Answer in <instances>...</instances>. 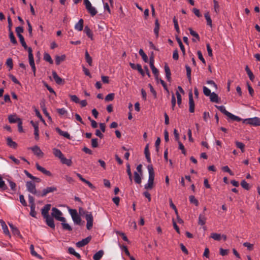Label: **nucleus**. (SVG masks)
Returning <instances> with one entry per match:
<instances>
[{"label":"nucleus","instance_id":"obj_58","mask_svg":"<svg viewBox=\"0 0 260 260\" xmlns=\"http://www.w3.org/2000/svg\"><path fill=\"white\" fill-rule=\"evenodd\" d=\"M214 10V11L217 14L219 12V5L218 2L216 0H213Z\"/></svg>","mask_w":260,"mask_h":260},{"label":"nucleus","instance_id":"obj_25","mask_svg":"<svg viewBox=\"0 0 260 260\" xmlns=\"http://www.w3.org/2000/svg\"><path fill=\"white\" fill-rule=\"evenodd\" d=\"M0 222L1 223V225H2V229L3 230L4 233L6 235L9 236L10 237V233L9 232V229H8L7 225L6 224L5 222L4 221H3L2 220Z\"/></svg>","mask_w":260,"mask_h":260},{"label":"nucleus","instance_id":"obj_52","mask_svg":"<svg viewBox=\"0 0 260 260\" xmlns=\"http://www.w3.org/2000/svg\"><path fill=\"white\" fill-rule=\"evenodd\" d=\"M177 42H178V44L179 45V47L180 48V49H181V51L182 52L183 54L185 55V49L184 45H183V44H182V43L181 42V40L179 38H177Z\"/></svg>","mask_w":260,"mask_h":260},{"label":"nucleus","instance_id":"obj_45","mask_svg":"<svg viewBox=\"0 0 260 260\" xmlns=\"http://www.w3.org/2000/svg\"><path fill=\"white\" fill-rule=\"evenodd\" d=\"M9 38L12 43H13L14 45H16L17 44V40L12 31H9Z\"/></svg>","mask_w":260,"mask_h":260},{"label":"nucleus","instance_id":"obj_57","mask_svg":"<svg viewBox=\"0 0 260 260\" xmlns=\"http://www.w3.org/2000/svg\"><path fill=\"white\" fill-rule=\"evenodd\" d=\"M173 23L174 24V27H175V30H176V31L178 33H179L180 32V29H179V25H178V21H177V19L175 17H174L173 18Z\"/></svg>","mask_w":260,"mask_h":260},{"label":"nucleus","instance_id":"obj_49","mask_svg":"<svg viewBox=\"0 0 260 260\" xmlns=\"http://www.w3.org/2000/svg\"><path fill=\"white\" fill-rule=\"evenodd\" d=\"M44 59L49 62L50 64H52L53 63V61L51 58V56L47 53H45L44 55Z\"/></svg>","mask_w":260,"mask_h":260},{"label":"nucleus","instance_id":"obj_33","mask_svg":"<svg viewBox=\"0 0 260 260\" xmlns=\"http://www.w3.org/2000/svg\"><path fill=\"white\" fill-rule=\"evenodd\" d=\"M210 101L214 103H218L219 102V98L218 95L215 92H212L211 94L209 96Z\"/></svg>","mask_w":260,"mask_h":260},{"label":"nucleus","instance_id":"obj_42","mask_svg":"<svg viewBox=\"0 0 260 260\" xmlns=\"http://www.w3.org/2000/svg\"><path fill=\"white\" fill-rule=\"evenodd\" d=\"M210 238L216 241H220L221 239V235L216 233H212L210 235Z\"/></svg>","mask_w":260,"mask_h":260},{"label":"nucleus","instance_id":"obj_18","mask_svg":"<svg viewBox=\"0 0 260 260\" xmlns=\"http://www.w3.org/2000/svg\"><path fill=\"white\" fill-rule=\"evenodd\" d=\"M52 73L53 78L57 84H63L64 83L63 80L58 76L55 71H52Z\"/></svg>","mask_w":260,"mask_h":260},{"label":"nucleus","instance_id":"obj_1","mask_svg":"<svg viewBox=\"0 0 260 260\" xmlns=\"http://www.w3.org/2000/svg\"><path fill=\"white\" fill-rule=\"evenodd\" d=\"M79 214L81 215H85L86 220L87 221V229L90 230L93 226V217L91 212L84 211L82 208L79 209Z\"/></svg>","mask_w":260,"mask_h":260},{"label":"nucleus","instance_id":"obj_43","mask_svg":"<svg viewBox=\"0 0 260 260\" xmlns=\"http://www.w3.org/2000/svg\"><path fill=\"white\" fill-rule=\"evenodd\" d=\"M139 53L142 56V58L145 62H147L148 61V57L142 49H140L139 50Z\"/></svg>","mask_w":260,"mask_h":260},{"label":"nucleus","instance_id":"obj_28","mask_svg":"<svg viewBox=\"0 0 260 260\" xmlns=\"http://www.w3.org/2000/svg\"><path fill=\"white\" fill-rule=\"evenodd\" d=\"M165 71L166 73V76L167 80L170 81L171 80V71L169 67L167 64H166L165 66Z\"/></svg>","mask_w":260,"mask_h":260},{"label":"nucleus","instance_id":"obj_2","mask_svg":"<svg viewBox=\"0 0 260 260\" xmlns=\"http://www.w3.org/2000/svg\"><path fill=\"white\" fill-rule=\"evenodd\" d=\"M149 173V178L147 183L145 184L144 188L146 189H151L153 187V182L154 179V172L153 166L151 164L147 166Z\"/></svg>","mask_w":260,"mask_h":260},{"label":"nucleus","instance_id":"obj_15","mask_svg":"<svg viewBox=\"0 0 260 260\" xmlns=\"http://www.w3.org/2000/svg\"><path fill=\"white\" fill-rule=\"evenodd\" d=\"M33 153L39 157H42L44 155L43 152L42 151L41 149L38 146H35L30 148Z\"/></svg>","mask_w":260,"mask_h":260},{"label":"nucleus","instance_id":"obj_8","mask_svg":"<svg viewBox=\"0 0 260 260\" xmlns=\"http://www.w3.org/2000/svg\"><path fill=\"white\" fill-rule=\"evenodd\" d=\"M247 123L253 126H260V118L255 117L245 119Z\"/></svg>","mask_w":260,"mask_h":260},{"label":"nucleus","instance_id":"obj_40","mask_svg":"<svg viewBox=\"0 0 260 260\" xmlns=\"http://www.w3.org/2000/svg\"><path fill=\"white\" fill-rule=\"evenodd\" d=\"M68 252L70 254L74 255L75 256H76L78 259L80 258L81 256L79 253L76 252L73 247H69L68 248Z\"/></svg>","mask_w":260,"mask_h":260},{"label":"nucleus","instance_id":"obj_53","mask_svg":"<svg viewBox=\"0 0 260 260\" xmlns=\"http://www.w3.org/2000/svg\"><path fill=\"white\" fill-rule=\"evenodd\" d=\"M236 145L237 148H238L241 149L242 152H244L245 145L243 143L240 142H238V141H236Z\"/></svg>","mask_w":260,"mask_h":260},{"label":"nucleus","instance_id":"obj_36","mask_svg":"<svg viewBox=\"0 0 260 260\" xmlns=\"http://www.w3.org/2000/svg\"><path fill=\"white\" fill-rule=\"evenodd\" d=\"M134 181L137 184H140L142 181L141 175L137 172H134Z\"/></svg>","mask_w":260,"mask_h":260},{"label":"nucleus","instance_id":"obj_55","mask_svg":"<svg viewBox=\"0 0 260 260\" xmlns=\"http://www.w3.org/2000/svg\"><path fill=\"white\" fill-rule=\"evenodd\" d=\"M7 181L9 184V185L11 187V190H12L13 191L16 190V183L14 182H13V181H12L11 179H8L7 180Z\"/></svg>","mask_w":260,"mask_h":260},{"label":"nucleus","instance_id":"obj_50","mask_svg":"<svg viewBox=\"0 0 260 260\" xmlns=\"http://www.w3.org/2000/svg\"><path fill=\"white\" fill-rule=\"evenodd\" d=\"M20 42L22 45V46L24 47V49H28L27 46L25 42L24 38L22 35L18 36Z\"/></svg>","mask_w":260,"mask_h":260},{"label":"nucleus","instance_id":"obj_61","mask_svg":"<svg viewBox=\"0 0 260 260\" xmlns=\"http://www.w3.org/2000/svg\"><path fill=\"white\" fill-rule=\"evenodd\" d=\"M222 170L224 172H227L231 176H233L234 174L233 172L230 169L228 166H224L222 168Z\"/></svg>","mask_w":260,"mask_h":260},{"label":"nucleus","instance_id":"obj_32","mask_svg":"<svg viewBox=\"0 0 260 260\" xmlns=\"http://www.w3.org/2000/svg\"><path fill=\"white\" fill-rule=\"evenodd\" d=\"M53 153L55 156L59 158L60 159L63 156V154H62L61 151L59 149L57 148L53 149Z\"/></svg>","mask_w":260,"mask_h":260},{"label":"nucleus","instance_id":"obj_59","mask_svg":"<svg viewBox=\"0 0 260 260\" xmlns=\"http://www.w3.org/2000/svg\"><path fill=\"white\" fill-rule=\"evenodd\" d=\"M6 64L8 67H9L10 70H11L13 69V60L11 58H9L7 59Z\"/></svg>","mask_w":260,"mask_h":260},{"label":"nucleus","instance_id":"obj_24","mask_svg":"<svg viewBox=\"0 0 260 260\" xmlns=\"http://www.w3.org/2000/svg\"><path fill=\"white\" fill-rule=\"evenodd\" d=\"M9 121L11 123H14L17 122L18 123L19 122V120H21V119L19 118H18L15 115H11L8 117Z\"/></svg>","mask_w":260,"mask_h":260},{"label":"nucleus","instance_id":"obj_12","mask_svg":"<svg viewBox=\"0 0 260 260\" xmlns=\"http://www.w3.org/2000/svg\"><path fill=\"white\" fill-rule=\"evenodd\" d=\"M44 218L45 219V222L48 226L53 229H55V226L54 222V219L52 216H50L49 215L45 217H44Z\"/></svg>","mask_w":260,"mask_h":260},{"label":"nucleus","instance_id":"obj_44","mask_svg":"<svg viewBox=\"0 0 260 260\" xmlns=\"http://www.w3.org/2000/svg\"><path fill=\"white\" fill-rule=\"evenodd\" d=\"M185 68L186 70V75L187 79L189 82H191V70L190 67H189L188 65L185 66Z\"/></svg>","mask_w":260,"mask_h":260},{"label":"nucleus","instance_id":"obj_14","mask_svg":"<svg viewBox=\"0 0 260 260\" xmlns=\"http://www.w3.org/2000/svg\"><path fill=\"white\" fill-rule=\"evenodd\" d=\"M76 175L81 181L86 184L91 189L94 190L95 188V186L90 182L84 178L80 174L77 173Z\"/></svg>","mask_w":260,"mask_h":260},{"label":"nucleus","instance_id":"obj_3","mask_svg":"<svg viewBox=\"0 0 260 260\" xmlns=\"http://www.w3.org/2000/svg\"><path fill=\"white\" fill-rule=\"evenodd\" d=\"M62 212L56 208H53L52 209V216L54 217L57 220L61 222H66V218L62 217Z\"/></svg>","mask_w":260,"mask_h":260},{"label":"nucleus","instance_id":"obj_48","mask_svg":"<svg viewBox=\"0 0 260 260\" xmlns=\"http://www.w3.org/2000/svg\"><path fill=\"white\" fill-rule=\"evenodd\" d=\"M190 34L194 37L198 41H200V36L199 34L195 31H194L191 28L188 29Z\"/></svg>","mask_w":260,"mask_h":260},{"label":"nucleus","instance_id":"obj_41","mask_svg":"<svg viewBox=\"0 0 260 260\" xmlns=\"http://www.w3.org/2000/svg\"><path fill=\"white\" fill-rule=\"evenodd\" d=\"M205 18L207 21V24L210 26L211 27L212 26V19L210 17L209 12H207L204 15Z\"/></svg>","mask_w":260,"mask_h":260},{"label":"nucleus","instance_id":"obj_51","mask_svg":"<svg viewBox=\"0 0 260 260\" xmlns=\"http://www.w3.org/2000/svg\"><path fill=\"white\" fill-rule=\"evenodd\" d=\"M228 117L229 118H230L231 119H232V120H234V121H240L241 120V118H240L239 117H238L237 116H236V115L233 114L231 113L230 114V115H229Z\"/></svg>","mask_w":260,"mask_h":260},{"label":"nucleus","instance_id":"obj_39","mask_svg":"<svg viewBox=\"0 0 260 260\" xmlns=\"http://www.w3.org/2000/svg\"><path fill=\"white\" fill-rule=\"evenodd\" d=\"M66 58L65 55H62L61 56H56L55 57V63L57 65H59L61 62L64 60Z\"/></svg>","mask_w":260,"mask_h":260},{"label":"nucleus","instance_id":"obj_29","mask_svg":"<svg viewBox=\"0 0 260 260\" xmlns=\"http://www.w3.org/2000/svg\"><path fill=\"white\" fill-rule=\"evenodd\" d=\"M165 71L166 73V76L167 80L170 81L171 80V71L169 67L167 64H166L165 66Z\"/></svg>","mask_w":260,"mask_h":260},{"label":"nucleus","instance_id":"obj_11","mask_svg":"<svg viewBox=\"0 0 260 260\" xmlns=\"http://www.w3.org/2000/svg\"><path fill=\"white\" fill-rule=\"evenodd\" d=\"M30 124L34 128L35 138L36 140H38L39 139V124L38 123L34 122L32 120L30 121Z\"/></svg>","mask_w":260,"mask_h":260},{"label":"nucleus","instance_id":"obj_27","mask_svg":"<svg viewBox=\"0 0 260 260\" xmlns=\"http://www.w3.org/2000/svg\"><path fill=\"white\" fill-rule=\"evenodd\" d=\"M245 71L246 72L249 79L253 82L254 79V76L251 71L250 70L248 66H246L245 68Z\"/></svg>","mask_w":260,"mask_h":260},{"label":"nucleus","instance_id":"obj_19","mask_svg":"<svg viewBox=\"0 0 260 260\" xmlns=\"http://www.w3.org/2000/svg\"><path fill=\"white\" fill-rule=\"evenodd\" d=\"M9 225L12 231L13 234L15 236H21L20 233L17 227L12 223H9Z\"/></svg>","mask_w":260,"mask_h":260},{"label":"nucleus","instance_id":"obj_35","mask_svg":"<svg viewBox=\"0 0 260 260\" xmlns=\"http://www.w3.org/2000/svg\"><path fill=\"white\" fill-rule=\"evenodd\" d=\"M84 31L91 40H93V34L88 26L84 27Z\"/></svg>","mask_w":260,"mask_h":260},{"label":"nucleus","instance_id":"obj_7","mask_svg":"<svg viewBox=\"0 0 260 260\" xmlns=\"http://www.w3.org/2000/svg\"><path fill=\"white\" fill-rule=\"evenodd\" d=\"M57 190V188L55 186H49L47 187L46 188L43 189L42 193L37 194V197H45L48 193L53 192L54 191H56Z\"/></svg>","mask_w":260,"mask_h":260},{"label":"nucleus","instance_id":"obj_20","mask_svg":"<svg viewBox=\"0 0 260 260\" xmlns=\"http://www.w3.org/2000/svg\"><path fill=\"white\" fill-rule=\"evenodd\" d=\"M7 145L12 148L16 149L17 147V144L13 141L11 138L8 137L6 139Z\"/></svg>","mask_w":260,"mask_h":260},{"label":"nucleus","instance_id":"obj_37","mask_svg":"<svg viewBox=\"0 0 260 260\" xmlns=\"http://www.w3.org/2000/svg\"><path fill=\"white\" fill-rule=\"evenodd\" d=\"M85 58L86 62L88 63L89 66H91L92 63V59L87 50L85 51Z\"/></svg>","mask_w":260,"mask_h":260},{"label":"nucleus","instance_id":"obj_17","mask_svg":"<svg viewBox=\"0 0 260 260\" xmlns=\"http://www.w3.org/2000/svg\"><path fill=\"white\" fill-rule=\"evenodd\" d=\"M50 208H51L50 204H46L42 209L41 213H42V215L43 216V217H45L46 216H49V211L50 210Z\"/></svg>","mask_w":260,"mask_h":260},{"label":"nucleus","instance_id":"obj_30","mask_svg":"<svg viewBox=\"0 0 260 260\" xmlns=\"http://www.w3.org/2000/svg\"><path fill=\"white\" fill-rule=\"evenodd\" d=\"M60 160L62 164H65L68 166H71L72 165V160L71 159H67L64 156V155L61 157V158Z\"/></svg>","mask_w":260,"mask_h":260},{"label":"nucleus","instance_id":"obj_34","mask_svg":"<svg viewBox=\"0 0 260 260\" xmlns=\"http://www.w3.org/2000/svg\"><path fill=\"white\" fill-rule=\"evenodd\" d=\"M216 107L222 113L227 116L228 117L231 113L228 112L224 106H216Z\"/></svg>","mask_w":260,"mask_h":260},{"label":"nucleus","instance_id":"obj_47","mask_svg":"<svg viewBox=\"0 0 260 260\" xmlns=\"http://www.w3.org/2000/svg\"><path fill=\"white\" fill-rule=\"evenodd\" d=\"M0 189L2 190H6L8 189L7 185L5 184V181L3 180L1 176H0Z\"/></svg>","mask_w":260,"mask_h":260},{"label":"nucleus","instance_id":"obj_4","mask_svg":"<svg viewBox=\"0 0 260 260\" xmlns=\"http://www.w3.org/2000/svg\"><path fill=\"white\" fill-rule=\"evenodd\" d=\"M69 211L72 216L74 222L77 225H80L81 222V218L80 216L78 214L77 210L76 209H70Z\"/></svg>","mask_w":260,"mask_h":260},{"label":"nucleus","instance_id":"obj_63","mask_svg":"<svg viewBox=\"0 0 260 260\" xmlns=\"http://www.w3.org/2000/svg\"><path fill=\"white\" fill-rule=\"evenodd\" d=\"M16 32L17 34V36H21V33H22L24 31L23 28L22 26H18L16 27Z\"/></svg>","mask_w":260,"mask_h":260},{"label":"nucleus","instance_id":"obj_60","mask_svg":"<svg viewBox=\"0 0 260 260\" xmlns=\"http://www.w3.org/2000/svg\"><path fill=\"white\" fill-rule=\"evenodd\" d=\"M61 225L63 230H68L69 231L72 230L71 226L68 223H65V222H62Z\"/></svg>","mask_w":260,"mask_h":260},{"label":"nucleus","instance_id":"obj_9","mask_svg":"<svg viewBox=\"0 0 260 260\" xmlns=\"http://www.w3.org/2000/svg\"><path fill=\"white\" fill-rule=\"evenodd\" d=\"M129 66L133 70H137L142 76H145V72L143 70L140 64H136L134 63L130 62Z\"/></svg>","mask_w":260,"mask_h":260},{"label":"nucleus","instance_id":"obj_5","mask_svg":"<svg viewBox=\"0 0 260 260\" xmlns=\"http://www.w3.org/2000/svg\"><path fill=\"white\" fill-rule=\"evenodd\" d=\"M28 52L29 63L31 68L32 71L34 73V76H35L36 68L35 63V61H34V56H33V54H32V50L30 47H28Z\"/></svg>","mask_w":260,"mask_h":260},{"label":"nucleus","instance_id":"obj_16","mask_svg":"<svg viewBox=\"0 0 260 260\" xmlns=\"http://www.w3.org/2000/svg\"><path fill=\"white\" fill-rule=\"evenodd\" d=\"M36 167L38 171H40L41 172H42L44 174L46 175V176H52V174L49 171L46 170L44 168L40 166L38 163L36 164Z\"/></svg>","mask_w":260,"mask_h":260},{"label":"nucleus","instance_id":"obj_10","mask_svg":"<svg viewBox=\"0 0 260 260\" xmlns=\"http://www.w3.org/2000/svg\"><path fill=\"white\" fill-rule=\"evenodd\" d=\"M189 110L190 113H193L194 111V103L193 99L192 93L190 91L189 93Z\"/></svg>","mask_w":260,"mask_h":260},{"label":"nucleus","instance_id":"obj_23","mask_svg":"<svg viewBox=\"0 0 260 260\" xmlns=\"http://www.w3.org/2000/svg\"><path fill=\"white\" fill-rule=\"evenodd\" d=\"M207 217L205 213L201 214L199 217L198 224L201 225H204L206 222Z\"/></svg>","mask_w":260,"mask_h":260},{"label":"nucleus","instance_id":"obj_54","mask_svg":"<svg viewBox=\"0 0 260 260\" xmlns=\"http://www.w3.org/2000/svg\"><path fill=\"white\" fill-rule=\"evenodd\" d=\"M189 201L191 203L194 204L196 206H198L199 205V202L195 198V197L193 196H190L189 197Z\"/></svg>","mask_w":260,"mask_h":260},{"label":"nucleus","instance_id":"obj_22","mask_svg":"<svg viewBox=\"0 0 260 260\" xmlns=\"http://www.w3.org/2000/svg\"><path fill=\"white\" fill-rule=\"evenodd\" d=\"M55 131L60 135L68 139H71V136L67 132H64L61 130L59 127H56Z\"/></svg>","mask_w":260,"mask_h":260},{"label":"nucleus","instance_id":"obj_56","mask_svg":"<svg viewBox=\"0 0 260 260\" xmlns=\"http://www.w3.org/2000/svg\"><path fill=\"white\" fill-rule=\"evenodd\" d=\"M241 185L245 189L249 190L250 189L249 184L244 180L241 181Z\"/></svg>","mask_w":260,"mask_h":260},{"label":"nucleus","instance_id":"obj_62","mask_svg":"<svg viewBox=\"0 0 260 260\" xmlns=\"http://www.w3.org/2000/svg\"><path fill=\"white\" fill-rule=\"evenodd\" d=\"M28 202L30 204V207L36 206L35 203L34 198L30 194L28 195Z\"/></svg>","mask_w":260,"mask_h":260},{"label":"nucleus","instance_id":"obj_26","mask_svg":"<svg viewBox=\"0 0 260 260\" xmlns=\"http://www.w3.org/2000/svg\"><path fill=\"white\" fill-rule=\"evenodd\" d=\"M83 20L82 19H80L78 23L75 24V28L78 31H81L83 28Z\"/></svg>","mask_w":260,"mask_h":260},{"label":"nucleus","instance_id":"obj_31","mask_svg":"<svg viewBox=\"0 0 260 260\" xmlns=\"http://www.w3.org/2000/svg\"><path fill=\"white\" fill-rule=\"evenodd\" d=\"M104 254V251L102 250H99L96 252L93 256L94 260H100Z\"/></svg>","mask_w":260,"mask_h":260},{"label":"nucleus","instance_id":"obj_13","mask_svg":"<svg viewBox=\"0 0 260 260\" xmlns=\"http://www.w3.org/2000/svg\"><path fill=\"white\" fill-rule=\"evenodd\" d=\"M91 237L88 236L87 238L82 239L76 243V246L78 247H82L87 245L91 240Z\"/></svg>","mask_w":260,"mask_h":260},{"label":"nucleus","instance_id":"obj_64","mask_svg":"<svg viewBox=\"0 0 260 260\" xmlns=\"http://www.w3.org/2000/svg\"><path fill=\"white\" fill-rule=\"evenodd\" d=\"M203 93L206 96H210L212 93L211 90L206 86L203 87Z\"/></svg>","mask_w":260,"mask_h":260},{"label":"nucleus","instance_id":"obj_38","mask_svg":"<svg viewBox=\"0 0 260 260\" xmlns=\"http://www.w3.org/2000/svg\"><path fill=\"white\" fill-rule=\"evenodd\" d=\"M144 152H145V156H146L147 161L149 163H150L151 162V158H150V152H149V151L148 149V145H147L145 148Z\"/></svg>","mask_w":260,"mask_h":260},{"label":"nucleus","instance_id":"obj_46","mask_svg":"<svg viewBox=\"0 0 260 260\" xmlns=\"http://www.w3.org/2000/svg\"><path fill=\"white\" fill-rule=\"evenodd\" d=\"M30 253L32 255L37 257L39 258V259H42L41 256H40L39 254H38L34 250V246L33 245H31L30 246Z\"/></svg>","mask_w":260,"mask_h":260},{"label":"nucleus","instance_id":"obj_6","mask_svg":"<svg viewBox=\"0 0 260 260\" xmlns=\"http://www.w3.org/2000/svg\"><path fill=\"white\" fill-rule=\"evenodd\" d=\"M26 187L28 191L37 196V194L40 193V192H38L37 190L35 183L32 181H27L26 182Z\"/></svg>","mask_w":260,"mask_h":260},{"label":"nucleus","instance_id":"obj_21","mask_svg":"<svg viewBox=\"0 0 260 260\" xmlns=\"http://www.w3.org/2000/svg\"><path fill=\"white\" fill-rule=\"evenodd\" d=\"M86 9L91 16H94L97 14L96 9L94 7H92L91 4L86 7Z\"/></svg>","mask_w":260,"mask_h":260}]
</instances>
